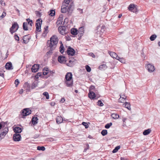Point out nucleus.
I'll list each match as a JSON object with an SVG mask.
<instances>
[{
    "mask_svg": "<svg viewBox=\"0 0 160 160\" xmlns=\"http://www.w3.org/2000/svg\"><path fill=\"white\" fill-rule=\"evenodd\" d=\"M58 39L56 36L55 35H53L50 38V40H48L47 42V45L48 48H49L48 49L49 51L47 53V55H51L52 53V51L56 48L57 44L58 42Z\"/></svg>",
    "mask_w": 160,
    "mask_h": 160,
    "instance_id": "nucleus-1",
    "label": "nucleus"
},
{
    "mask_svg": "<svg viewBox=\"0 0 160 160\" xmlns=\"http://www.w3.org/2000/svg\"><path fill=\"white\" fill-rule=\"evenodd\" d=\"M74 8V4L73 2H71L70 4H66L62 5L61 7V12L62 13H66L68 12V15H71Z\"/></svg>",
    "mask_w": 160,
    "mask_h": 160,
    "instance_id": "nucleus-2",
    "label": "nucleus"
},
{
    "mask_svg": "<svg viewBox=\"0 0 160 160\" xmlns=\"http://www.w3.org/2000/svg\"><path fill=\"white\" fill-rule=\"evenodd\" d=\"M38 86V83L37 82H33L31 86L27 82H25L24 84V87L26 88V90L27 92H29L30 91V88L33 89L36 88Z\"/></svg>",
    "mask_w": 160,
    "mask_h": 160,
    "instance_id": "nucleus-3",
    "label": "nucleus"
},
{
    "mask_svg": "<svg viewBox=\"0 0 160 160\" xmlns=\"http://www.w3.org/2000/svg\"><path fill=\"white\" fill-rule=\"evenodd\" d=\"M19 28V25L17 22H14L10 28V32L12 34L16 32Z\"/></svg>",
    "mask_w": 160,
    "mask_h": 160,
    "instance_id": "nucleus-4",
    "label": "nucleus"
},
{
    "mask_svg": "<svg viewBox=\"0 0 160 160\" xmlns=\"http://www.w3.org/2000/svg\"><path fill=\"white\" fill-rule=\"evenodd\" d=\"M32 111L29 108H25L22 110L21 115L22 118H24V117L30 114L31 113Z\"/></svg>",
    "mask_w": 160,
    "mask_h": 160,
    "instance_id": "nucleus-5",
    "label": "nucleus"
},
{
    "mask_svg": "<svg viewBox=\"0 0 160 160\" xmlns=\"http://www.w3.org/2000/svg\"><path fill=\"white\" fill-rule=\"evenodd\" d=\"M41 18L38 19L36 22V31L38 32H40L41 31V26L42 23V21L41 20Z\"/></svg>",
    "mask_w": 160,
    "mask_h": 160,
    "instance_id": "nucleus-6",
    "label": "nucleus"
},
{
    "mask_svg": "<svg viewBox=\"0 0 160 160\" xmlns=\"http://www.w3.org/2000/svg\"><path fill=\"white\" fill-rule=\"evenodd\" d=\"M58 30L59 33L62 35H64L68 32V31L66 30V27L65 26H59L58 28Z\"/></svg>",
    "mask_w": 160,
    "mask_h": 160,
    "instance_id": "nucleus-7",
    "label": "nucleus"
},
{
    "mask_svg": "<svg viewBox=\"0 0 160 160\" xmlns=\"http://www.w3.org/2000/svg\"><path fill=\"white\" fill-rule=\"evenodd\" d=\"M67 52L68 55L73 56L75 54V51L73 48L69 46L67 49Z\"/></svg>",
    "mask_w": 160,
    "mask_h": 160,
    "instance_id": "nucleus-8",
    "label": "nucleus"
},
{
    "mask_svg": "<svg viewBox=\"0 0 160 160\" xmlns=\"http://www.w3.org/2000/svg\"><path fill=\"white\" fill-rule=\"evenodd\" d=\"M3 130V131L0 134V141L4 137L6 134L8 132V127H5Z\"/></svg>",
    "mask_w": 160,
    "mask_h": 160,
    "instance_id": "nucleus-9",
    "label": "nucleus"
},
{
    "mask_svg": "<svg viewBox=\"0 0 160 160\" xmlns=\"http://www.w3.org/2000/svg\"><path fill=\"white\" fill-rule=\"evenodd\" d=\"M21 137L19 134L15 133L13 134V140L16 142L19 141L21 140Z\"/></svg>",
    "mask_w": 160,
    "mask_h": 160,
    "instance_id": "nucleus-10",
    "label": "nucleus"
},
{
    "mask_svg": "<svg viewBox=\"0 0 160 160\" xmlns=\"http://www.w3.org/2000/svg\"><path fill=\"white\" fill-rule=\"evenodd\" d=\"M30 39V36L29 34L24 35L23 36L22 38L23 43L25 44L29 42Z\"/></svg>",
    "mask_w": 160,
    "mask_h": 160,
    "instance_id": "nucleus-11",
    "label": "nucleus"
},
{
    "mask_svg": "<svg viewBox=\"0 0 160 160\" xmlns=\"http://www.w3.org/2000/svg\"><path fill=\"white\" fill-rule=\"evenodd\" d=\"M78 32L79 33L78 36H79L78 39L80 40L81 39V37L82 36L84 33V27H81L79 28Z\"/></svg>",
    "mask_w": 160,
    "mask_h": 160,
    "instance_id": "nucleus-12",
    "label": "nucleus"
},
{
    "mask_svg": "<svg viewBox=\"0 0 160 160\" xmlns=\"http://www.w3.org/2000/svg\"><path fill=\"white\" fill-rule=\"evenodd\" d=\"M146 68L147 69L148 71L150 72H153L155 70L154 67L153 65L151 64H148L147 65Z\"/></svg>",
    "mask_w": 160,
    "mask_h": 160,
    "instance_id": "nucleus-13",
    "label": "nucleus"
},
{
    "mask_svg": "<svg viewBox=\"0 0 160 160\" xmlns=\"http://www.w3.org/2000/svg\"><path fill=\"white\" fill-rule=\"evenodd\" d=\"M65 83L67 87H71L73 85V81L72 80H66Z\"/></svg>",
    "mask_w": 160,
    "mask_h": 160,
    "instance_id": "nucleus-14",
    "label": "nucleus"
},
{
    "mask_svg": "<svg viewBox=\"0 0 160 160\" xmlns=\"http://www.w3.org/2000/svg\"><path fill=\"white\" fill-rule=\"evenodd\" d=\"M128 9L129 11H132L133 12H136V8L135 7V5L134 4H131L128 6Z\"/></svg>",
    "mask_w": 160,
    "mask_h": 160,
    "instance_id": "nucleus-15",
    "label": "nucleus"
},
{
    "mask_svg": "<svg viewBox=\"0 0 160 160\" xmlns=\"http://www.w3.org/2000/svg\"><path fill=\"white\" fill-rule=\"evenodd\" d=\"M39 68V64H35L33 65L32 68V71L33 72H37Z\"/></svg>",
    "mask_w": 160,
    "mask_h": 160,
    "instance_id": "nucleus-16",
    "label": "nucleus"
},
{
    "mask_svg": "<svg viewBox=\"0 0 160 160\" xmlns=\"http://www.w3.org/2000/svg\"><path fill=\"white\" fill-rule=\"evenodd\" d=\"M58 61L60 63H63L66 62L65 58L63 56H60L58 58Z\"/></svg>",
    "mask_w": 160,
    "mask_h": 160,
    "instance_id": "nucleus-17",
    "label": "nucleus"
},
{
    "mask_svg": "<svg viewBox=\"0 0 160 160\" xmlns=\"http://www.w3.org/2000/svg\"><path fill=\"white\" fill-rule=\"evenodd\" d=\"M5 66L7 70H12L13 69L12 63L10 62H8L5 65Z\"/></svg>",
    "mask_w": 160,
    "mask_h": 160,
    "instance_id": "nucleus-18",
    "label": "nucleus"
},
{
    "mask_svg": "<svg viewBox=\"0 0 160 160\" xmlns=\"http://www.w3.org/2000/svg\"><path fill=\"white\" fill-rule=\"evenodd\" d=\"M88 95V97L91 99L95 98L96 97V94L94 92H89Z\"/></svg>",
    "mask_w": 160,
    "mask_h": 160,
    "instance_id": "nucleus-19",
    "label": "nucleus"
},
{
    "mask_svg": "<svg viewBox=\"0 0 160 160\" xmlns=\"http://www.w3.org/2000/svg\"><path fill=\"white\" fill-rule=\"evenodd\" d=\"M38 119L37 117L33 116L31 120V122L33 125H35L37 124Z\"/></svg>",
    "mask_w": 160,
    "mask_h": 160,
    "instance_id": "nucleus-20",
    "label": "nucleus"
},
{
    "mask_svg": "<svg viewBox=\"0 0 160 160\" xmlns=\"http://www.w3.org/2000/svg\"><path fill=\"white\" fill-rule=\"evenodd\" d=\"M72 75L71 72H68L65 75V79L66 80H72Z\"/></svg>",
    "mask_w": 160,
    "mask_h": 160,
    "instance_id": "nucleus-21",
    "label": "nucleus"
},
{
    "mask_svg": "<svg viewBox=\"0 0 160 160\" xmlns=\"http://www.w3.org/2000/svg\"><path fill=\"white\" fill-rule=\"evenodd\" d=\"M13 130L15 133L19 134L21 133L22 131V128H21L18 127H15Z\"/></svg>",
    "mask_w": 160,
    "mask_h": 160,
    "instance_id": "nucleus-22",
    "label": "nucleus"
},
{
    "mask_svg": "<svg viewBox=\"0 0 160 160\" xmlns=\"http://www.w3.org/2000/svg\"><path fill=\"white\" fill-rule=\"evenodd\" d=\"M56 120L57 123L59 124L62 122L63 119L61 116H58L56 118Z\"/></svg>",
    "mask_w": 160,
    "mask_h": 160,
    "instance_id": "nucleus-23",
    "label": "nucleus"
},
{
    "mask_svg": "<svg viewBox=\"0 0 160 160\" xmlns=\"http://www.w3.org/2000/svg\"><path fill=\"white\" fill-rule=\"evenodd\" d=\"M78 30L76 28H72L71 29V33L73 35H76L78 34Z\"/></svg>",
    "mask_w": 160,
    "mask_h": 160,
    "instance_id": "nucleus-24",
    "label": "nucleus"
},
{
    "mask_svg": "<svg viewBox=\"0 0 160 160\" xmlns=\"http://www.w3.org/2000/svg\"><path fill=\"white\" fill-rule=\"evenodd\" d=\"M62 15H61L59 16V17L58 18V20L57 21V23L58 22V24H62Z\"/></svg>",
    "mask_w": 160,
    "mask_h": 160,
    "instance_id": "nucleus-25",
    "label": "nucleus"
},
{
    "mask_svg": "<svg viewBox=\"0 0 160 160\" xmlns=\"http://www.w3.org/2000/svg\"><path fill=\"white\" fill-rule=\"evenodd\" d=\"M107 68V67L106 64H103L99 66V68L100 70H104L106 69Z\"/></svg>",
    "mask_w": 160,
    "mask_h": 160,
    "instance_id": "nucleus-26",
    "label": "nucleus"
},
{
    "mask_svg": "<svg viewBox=\"0 0 160 160\" xmlns=\"http://www.w3.org/2000/svg\"><path fill=\"white\" fill-rule=\"evenodd\" d=\"M75 64L74 62L72 61L71 60H69V62L67 63V65L70 67H72Z\"/></svg>",
    "mask_w": 160,
    "mask_h": 160,
    "instance_id": "nucleus-27",
    "label": "nucleus"
},
{
    "mask_svg": "<svg viewBox=\"0 0 160 160\" xmlns=\"http://www.w3.org/2000/svg\"><path fill=\"white\" fill-rule=\"evenodd\" d=\"M151 130L150 129H148L145 130L143 132V134L144 135H147L150 133Z\"/></svg>",
    "mask_w": 160,
    "mask_h": 160,
    "instance_id": "nucleus-28",
    "label": "nucleus"
},
{
    "mask_svg": "<svg viewBox=\"0 0 160 160\" xmlns=\"http://www.w3.org/2000/svg\"><path fill=\"white\" fill-rule=\"evenodd\" d=\"M110 56L113 58H116L118 56L117 54L114 52H110L109 53Z\"/></svg>",
    "mask_w": 160,
    "mask_h": 160,
    "instance_id": "nucleus-29",
    "label": "nucleus"
},
{
    "mask_svg": "<svg viewBox=\"0 0 160 160\" xmlns=\"http://www.w3.org/2000/svg\"><path fill=\"white\" fill-rule=\"evenodd\" d=\"M64 47L62 43V44H61L59 48V51L62 54L64 52Z\"/></svg>",
    "mask_w": 160,
    "mask_h": 160,
    "instance_id": "nucleus-30",
    "label": "nucleus"
},
{
    "mask_svg": "<svg viewBox=\"0 0 160 160\" xmlns=\"http://www.w3.org/2000/svg\"><path fill=\"white\" fill-rule=\"evenodd\" d=\"M116 59L117 60H118L120 62H121L122 63H124L125 62V60L124 58H120L118 56L116 58Z\"/></svg>",
    "mask_w": 160,
    "mask_h": 160,
    "instance_id": "nucleus-31",
    "label": "nucleus"
},
{
    "mask_svg": "<svg viewBox=\"0 0 160 160\" xmlns=\"http://www.w3.org/2000/svg\"><path fill=\"white\" fill-rule=\"evenodd\" d=\"M111 117L112 118L116 119H118L119 117V115L117 113H112L111 115Z\"/></svg>",
    "mask_w": 160,
    "mask_h": 160,
    "instance_id": "nucleus-32",
    "label": "nucleus"
},
{
    "mask_svg": "<svg viewBox=\"0 0 160 160\" xmlns=\"http://www.w3.org/2000/svg\"><path fill=\"white\" fill-rule=\"evenodd\" d=\"M124 107L128 109L129 110H131L130 104V103L128 102H125L124 103Z\"/></svg>",
    "mask_w": 160,
    "mask_h": 160,
    "instance_id": "nucleus-33",
    "label": "nucleus"
},
{
    "mask_svg": "<svg viewBox=\"0 0 160 160\" xmlns=\"http://www.w3.org/2000/svg\"><path fill=\"white\" fill-rule=\"evenodd\" d=\"M27 22H24L23 23V25H22L23 28V29L25 31L28 30V27H27Z\"/></svg>",
    "mask_w": 160,
    "mask_h": 160,
    "instance_id": "nucleus-34",
    "label": "nucleus"
},
{
    "mask_svg": "<svg viewBox=\"0 0 160 160\" xmlns=\"http://www.w3.org/2000/svg\"><path fill=\"white\" fill-rule=\"evenodd\" d=\"M120 98H119V100L121 101V99H123L124 101L126 98L127 97L124 94H121L120 95Z\"/></svg>",
    "mask_w": 160,
    "mask_h": 160,
    "instance_id": "nucleus-35",
    "label": "nucleus"
},
{
    "mask_svg": "<svg viewBox=\"0 0 160 160\" xmlns=\"http://www.w3.org/2000/svg\"><path fill=\"white\" fill-rule=\"evenodd\" d=\"M55 12L54 10H51L49 11V15L51 16H53L55 15Z\"/></svg>",
    "mask_w": 160,
    "mask_h": 160,
    "instance_id": "nucleus-36",
    "label": "nucleus"
},
{
    "mask_svg": "<svg viewBox=\"0 0 160 160\" xmlns=\"http://www.w3.org/2000/svg\"><path fill=\"white\" fill-rule=\"evenodd\" d=\"M120 147L119 146H118L116 147L115 148L112 150V152L113 153L117 152L118 150L120 148Z\"/></svg>",
    "mask_w": 160,
    "mask_h": 160,
    "instance_id": "nucleus-37",
    "label": "nucleus"
},
{
    "mask_svg": "<svg viewBox=\"0 0 160 160\" xmlns=\"http://www.w3.org/2000/svg\"><path fill=\"white\" fill-rule=\"evenodd\" d=\"M157 38V35L155 34H153L150 37V39L151 41H154Z\"/></svg>",
    "mask_w": 160,
    "mask_h": 160,
    "instance_id": "nucleus-38",
    "label": "nucleus"
},
{
    "mask_svg": "<svg viewBox=\"0 0 160 160\" xmlns=\"http://www.w3.org/2000/svg\"><path fill=\"white\" fill-rule=\"evenodd\" d=\"M55 71L53 70L52 71L49 70V71H48V75L49 77L50 76H52L53 74L55 73Z\"/></svg>",
    "mask_w": 160,
    "mask_h": 160,
    "instance_id": "nucleus-39",
    "label": "nucleus"
},
{
    "mask_svg": "<svg viewBox=\"0 0 160 160\" xmlns=\"http://www.w3.org/2000/svg\"><path fill=\"white\" fill-rule=\"evenodd\" d=\"M96 91L95 87L93 85H91L90 86L89 90V92H93V91Z\"/></svg>",
    "mask_w": 160,
    "mask_h": 160,
    "instance_id": "nucleus-40",
    "label": "nucleus"
},
{
    "mask_svg": "<svg viewBox=\"0 0 160 160\" xmlns=\"http://www.w3.org/2000/svg\"><path fill=\"white\" fill-rule=\"evenodd\" d=\"M107 130L106 129L103 130H102L101 132L102 135L103 136H105L107 134Z\"/></svg>",
    "mask_w": 160,
    "mask_h": 160,
    "instance_id": "nucleus-41",
    "label": "nucleus"
},
{
    "mask_svg": "<svg viewBox=\"0 0 160 160\" xmlns=\"http://www.w3.org/2000/svg\"><path fill=\"white\" fill-rule=\"evenodd\" d=\"M37 150H38L44 151L45 150V148L44 146H39L37 147Z\"/></svg>",
    "mask_w": 160,
    "mask_h": 160,
    "instance_id": "nucleus-42",
    "label": "nucleus"
},
{
    "mask_svg": "<svg viewBox=\"0 0 160 160\" xmlns=\"http://www.w3.org/2000/svg\"><path fill=\"white\" fill-rule=\"evenodd\" d=\"M43 95L46 97V98L47 99H48L49 98V95L48 93L46 92H44L42 94Z\"/></svg>",
    "mask_w": 160,
    "mask_h": 160,
    "instance_id": "nucleus-43",
    "label": "nucleus"
},
{
    "mask_svg": "<svg viewBox=\"0 0 160 160\" xmlns=\"http://www.w3.org/2000/svg\"><path fill=\"white\" fill-rule=\"evenodd\" d=\"M112 123L111 122L108 123L105 125V128H106L108 129L112 125Z\"/></svg>",
    "mask_w": 160,
    "mask_h": 160,
    "instance_id": "nucleus-44",
    "label": "nucleus"
},
{
    "mask_svg": "<svg viewBox=\"0 0 160 160\" xmlns=\"http://www.w3.org/2000/svg\"><path fill=\"white\" fill-rule=\"evenodd\" d=\"M35 14L36 15V16L40 18L41 16V13L39 12L38 11H36L35 12Z\"/></svg>",
    "mask_w": 160,
    "mask_h": 160,
    "instance_id": "nucleus-45",
    "label": "nucleus"
},
{
    "mask_svg": "<svg viewBox=\"0 0 160 160\" xmlns=\"http://www.w3.org/2000/svg\"><path fill=\"white\" fill-rule=\"evenodd\" d=\"M85 68L87 72H90L91 71V68L88 65H86L85 66Z\"/></svg>",
    "mask_w": 160,
    "mask_h": 160,
    "instance_id": "nucleus-46",
    "label": "nucleus"
},
{
    "mask_svg": "<svg viewBox=\"0 0 160 160\" xmlns=\"http://www.w3.org/2000/svg\"><path fill=\"white\" fill-rule=\"evenodd\" d=\"M97 103L98 105L99 106L102 107L103 106V104L102 103L101 100H98L97 102Z\"/></svg>",
    "mask_w": 160,
    "mask_h": 160,
    "instance_id": "nucleus-47",
    "label": "nucleus"
},
{
    "mask_svg": "<svg viewBox=\"0 0 160 160\" xmlns=\"http://www.w3.org/2000/svg\"><path fill=\"white\" fill-rule=\"evenodd\" d=\"M42 75L41 72H39L35 76V78L38 79L39 77H40Z\"/></svg>",
    "mask_w": 160,
    "mask_h": 160,
    "instance_id": "nucleus-48",
    "label": "nucleus"
},
{
    "mask_svg": "<svg viewBox=\"0 0 160 160\" xmlns=\"http://www.w3.org/2000/svg\"><path fill=\"white\" fill-rule=\"evenodd\" d=\"M82 124L86 128H87L88 127V125L87 122H83L82 123Z\"/></svg>",
    "mask_w": 160,
    "mask_h": 160,
    "instance_id": "nucleus-49",
    "label": "nucleus"
},
{
    "mask_svg": "<svg viewBox=\"0 0 160 160\" xmlns=\"http://www.w3.org/2000/svg\"><path fill=\"white\" fill-rule=\"evenodd\" d=\"M14 83L15 84L16 86L17 87L19 83V80L18 79H16Z\"/></svg>",
    "mask_w": 160,
    "mask_h": 160,
    "instance_id": "nucleus-50",
    "label": "nucleus"
},
{
    "mask_svg": "<svg viewBox=\"0 0 160 160\" xmlns=\"http://www.w3.org/2000/svg\"><path fill=\"white\" fill-rule=\"evenodd\" d=\"M68 21V19L67 18H66L64 20V21L63 22V25H65L66 24Z\"/></svg>",
    "mask_w": 160,
    "mask_h": 160,
    "instance_id": "nucleus-51",
    "label": "nucleus"
},
{
    "mask_svg": "<svg viewBox=\"0 0 160 160\" xmlns=\"http://www.w3.org/2000/svg\"><path fill=\"white\" fill-rule=\"evenodd\" d=\"M14 39L16 41H18L19 40V37L17 34H15L14 36Z\"/></svg>",
    "mask_w": 160,
    "mask_h": 160,
    "instance_id": "nucleus-52",
    "label": "nucleus"
},
{
    "mask_svg": "<svg viewBox=\"0 0 160 160\" xmlns=\"http://www.w3.org/2000/svg\"><path fill=\"white\" fill-rule=\"evenodd\" d=\"M0 122L2 123V128H4L5 127V125L7 124L8 122H4L3 121H2Z\"/></svg>",
    "mask_w": 160,
    "mask_h": 160,
    "instance_id": "nucleus-53",
    "label": "nucleus"
},
{
    "mask_svg": "<svg viewBox=\"0 0 160 160\" xmlns=\"http://www.w3.org/2000/svg\"><path fill=\"white\" fill-rule=\"evenodd\" d=\"M6 15V12H3L2 15L0 16V19H2Z\"/></svg>",
    "mask_w": 160,
    "mask_h": 160,
    "instance_id": "nucleus-54",
    "label": "nucleus"
},
{
    "mask_svg": "<svg viewBox=\"0 0 160 160\" xmlns=\"http://www.w3.org/2000/svg\"><path fill=\"white\" fill-rule=\"evenodd\" d=\"M89 145L88 144H87L86 145V147L84 149V151L86 152L87 150H88L89 149Z\"/></svg>",
    "mask_w": 160,
    "mask_h": 160,
    "instance_id": "nucleus-55",
    "label": "nucleus"
},
{
    "mask_svg": "<svg viewBox=\"0 0 160 160\" xmlns=\"http://www.w3.org/2000/svg\"><path fill=\"white\" fill-rule=\"evenodd\" d=\"M72 0H64V2L66 4H68L72 2Z\"/></svg>",
    "mask_w": 160,
    "mask_h": 160,
    "instance_id": "nucleus-56",
    "label": "nucleus"
},
{
    "mask_svg": "<svg viewBox=\"0 0 160 160\" xmlns=\"http://www.w3.org/2000/svg\"><path fill=\"white\" fill-rule=\"evenodd\" d=\"M66 39L67 41H69L71 40V38L68 36H66Z\"/></svg>",
    "mask_w": 160,
    "mask_h": 160,
    "instance_id": "nucleus-57",
    "label": "nucleus"
},
{
    "mask_svg": "<svg viewBox=\"0 0 160 160\" xmlns=\"http://www.w3.org/2000/svg\"><path fill=\"white\" fill-rule=\"evenodd\" d=\"M89 55L93 58H95V55L92 52L89 53Z\"/></svg>",
    "mask_w": 160,
    "mask_h": 160,
    "instance_id": "nucleus-58",
    "label": "nucleus"
},
{
    "mask_svg": "<svg viewBox=\"0 0 160 160\" xmlns=\"http://www.w3.org/2000/svg\"><path fill=\"white\" fill-rule=\"evenodd\" d=\"M28 24H30L31 26H32V24H33L32 21V20H30L28 22Z\"/></svg>",
    "mask_w": 160,
    "mask_h": 160,
    "instance_id": "nucleus-59",
    "label": "nucleus"
},
{
    "mask_svg": "<svg viewBox=\"0 0 160 160\" xmlns=\"http://www.w3.org/2000/svg\"><path fill=\"white\" fill-rule=\"evenodd\" d=\"M43 71L45 70L46 72H48V71H49V70L48 69V68L47 67H45L44 68Z\"/></svg>",
    "mask_w": 160,
    "mask_h": 160,
    "instance_id": "nucleus-60",
    "label": "nucleus"
},
{
    "mask_svg": "<svg viewBox=\"0 0 160 160\" xmlns=\"http://www.w3.org/2000/svg\"><path fill=\"white\" fill-rule=\"evenodd\" d=\"M77 10H78L79 12H80V13H82L83 12V10L82 9L78 8L77 9Z\"/></svg>",
    "mask_w": 160,
    "mask_h": 160,
    "instance_id": "nucleus-61",
    "label": "nucleus"
},
{
    "mask_svg": "<svg viewBox=\"0 0 160 160\" xmlns=\"http://www.w3.org/2000/svg\"><path fill=\"white\" fill-rule=\"evenodd\" d=\"M70 60H71L74 63H75V64L76 63V60L74 58H71V59Z\"/></svg>",
    "mask_w": 160,
    "mask_h": 160,
    "instance_id": "nucleus-62",
    "label": "nucleus"
},
{
    "mask_svg": "<svg viewBox=\"0 0 160 160\" xmlns=\"http://www.w3.org/2000/svg\"><path fill=\"white\" fill-rule=\"evenodd\" d=\"M48 72H47L46 71H43L42 72L43 75H45L48 74Z\"/></svg>",
    "mask_w": 160,
    "mask_h": 160,
    "instance_id": "nucleus-63",
    "label": "nucleus"
},
{
    "mask_svg": "<svg viewBox=\"0 0 160 160\" xmlns=\"http://www.w3.org/2000/svg\"><path fill=\"white\" fill-rule=\"evenodd\" d=\"M65 101V99L64 98H62L60 101V102L62 103L64 102Z\"/></svg>",
    "mask_w": 160,
    "mask_h": 160,
    "instance_id": "nucleus-64",
    "label": "nucleus"
}]
</instances>
